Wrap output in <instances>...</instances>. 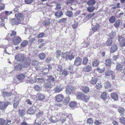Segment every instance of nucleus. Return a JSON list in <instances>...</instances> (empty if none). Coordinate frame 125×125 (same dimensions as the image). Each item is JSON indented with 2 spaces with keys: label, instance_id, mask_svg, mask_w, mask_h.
Wrapping results in <instances>:
<instances>
[{
  "label": "nucleus",
  "instance_id": "nucleus-58",
  "mask_svg": "<svg viewBox=\"0 0 125 125\" xmlns=\"http://www.w3.org/2000/svg\"><path fill=\"white\" fill-rule=\"evenodd\" d=\"M35 90L37 91H40L41 90V87L37 85H35L34 86Z\"/></svg>",
  "mask_w": 125,
  "mask_h": 125
},
{
  "label": "nucleus",
  "instance_id": "nucleus-30",
  "mask_svg": "<svg viewBox=\"0 0 125 125\" xmlns=\"http://www.w3.org/2000/svg\"><path fill=\"white\" fill-rule=\"evenodd\" d=\"M50 120L53 123H55L57 122L58 121V119H56V117L55 116H52L50 118Z\"/></svg>",
  "mask_w": 125,
  "mask_h": 125
},
{
  "label": "nucleus",
  "instance_id": "nucleus-15",
  "mask_svg": "<svg viewBox=\"0 0 125 125\" xmlns=\"http://www.w3.org/2000/svg\"><path fill=\"white\" fill-rule=\"evenodd\" d=\"M69 52H63L61 54V57L64 59L67 60L68 58V55H69Z\"/></svg>",
  "mask_w": 125,
  "mask_h": 125
},
{
  "label": "nucleus",
  "instance_id": "nucleus-39",
  "mask_svg": "<svg viewBox=\"0 0 125 125\" xmlns=\"http://www.w3.org/2000/svg\"><path fill=\"white\" fill-rule=\"evenodd\" d=\"M112 40L111 38H109L108 39L106 42V44L107 45L110 46L112 43Z\"/></svg>",
  "mask_w": 125,
  "mask_h": 125
},
{
  "label": "nucleus",
  "instance_id": "nucleus-23",
  "mask_svg": "<svg viewBox=\"0 0 125 125\" xmlns=\"http://www.w3.org/2000/svg\"><path fill=\"white\" fill-rule=\"evenodd\" d=\"M28 43V42L27 40H23L20 44L21 46L23 47H25Z\"/></svg>",
  "mask_w": 125,
  "mask_h": 125
},
{
  "label": "nucleus",
  "instance_id": "nucleus-46",
  "mask_svg": "<svg viewBox=\"0 0 125 125\" xmlns=\"http://www.w3.org/2000/svg\"><path fill=\"white\" fill-rule=\"evenodd\" d=\"M76 102H75L72 101L70 103L69 106L71 107H73L75 106H76Z\"/></svg>",
  "mask_w": 125,
  "mask_h": 125
},
{
  "label": "nucleus",
  "instance_id": "nucleus-56",
  "mask_svg": "<svg viewBox=\"0 0 125 125\" xmlns=\"http://www.w3.org/2000/svg\"><path fill=\"white\" fill-rule=\"evenodd\" d=\"M115 35L116 33L114 31H112L110 34V35L111 37L110 38H111L112 39L115 36Z\"/></svg>",
  "mask_w": 125,
  "mask_h": 125
},
{
  "label": "nucleus",
  "instance_id": "nucleus-32",
  "mask_svg": "<svg viewBox=\"0 0 125 125\" xmlns=\"http://www.w3.org/2000/svg\"><path fill=\"white\" fill-rule=\"evenodd\" d=\"M21 65V64H19L16 65L14 69L16 70H20L22 69Z\"/></svg>",
  "mask_w": 125,
  "mask_h": 125
},
{
  "label": "nucleus",
  "instance_id": "nucleus-49",
  "mask_svg": "<svg viewBox=\"0 0 125 125\" xmlns=\"http://www.w3.org/2000/svg\"><path fill=\"white\" fill-rule=\"evenodd\" d=\"M37 80H38V82L40 83H43L44 82L45 80L44 78H38Z\"/></svg>",
  "mask_w": 125,
  "mask_h": 125
},
{
  "label": "nucleus",
  "instance_id": "nucleus-54",
  "mask_svg": "<svg viewBox=\"0 0 125 125\" xmlns=\"http://www.w3.org/2000/svg\"><path fill=\"white\" fill-rule=\"evenodd\" d=\"M1 15L5 19L7 18L8 15L5 13V12H3L1 13Z\"/></svg>",
  "mask_w": 125,
  "mask_h": 125
},
{
  "label": "nucleus",
  "instance_id": "nucleus-25",
  "mask_svg": "<svg viewBox=\"0 0 125 125\" xmlns=\"http://www.w3.org/2000/svg\"><path fill=\"white\" fill-rule=\"evenodd\" d=\"M95 8V7L94 6H89L87 8V10L89 12H91L94 10Z\"/></svg>",
  "mask_w": 125,
  "mask_h": 125
},
{
  "label": "nucleus",
  "instance_id": "nucleus-62",
  "mask_svg": "<svg viewBox=\"0 0 125 125\" xmlns=\"http://www.w3.org/2000/svg\"><path fill=\"white\" fill-rule=\"evenodd\" d=\"M94 15L95 14L94 13H93V14L91 13L89 15H86V17L87 18L89 19L91 17H92L94 16Z\"/></svg>",
  "mask_w": 125,
  "mask_h": 125
},
{
  "label": "nucleus",
  "instance_id": "nucleus-34",
  "mask_svg": "<svg viewBox=\"0 0 125 125\" xmlns=\"http://www.w3.org/2000/svg\"><path fill=\"white\" fill-rule=\"evenodd\" d=\"M95 3V1L94 0H90L88 1L87 4L88 5H93Z\"/></svg>",
  "mask_w": 125,
  "mask_h": 125
},
{
  "label": "nucleus",
  "instance_id": "nucleus-35",
  "mask_svg": "<svg viewBox=\"0 0 125 125\" xmlns=\"http://www.w3.org/2000/svg\"><path fill=\"white\" fill-rule=\"evenodd\" d=\"M68 71L65 69H64L62 72L60 73L61 74L63 75L64 76H66L68 74Z\"/></svg>",
  "mask_w": 125,
  "mask_h": 125
},
{
  "label": "nucleus",
  "instance_id": "nucleus-57",
  "mask_svg": "<svg viewBox=\"0 0 125 125\" xmlns=\"http://www.w3.org/2000/svg\"><path fill=\"white\" fill-rule=\"evenodd\" d=\"M121 123L125 125V118L123 117H121L120 119Z\"/></svg>",
  "mask_w": 125,
  "mask_h": 125
},
{
  "label": "nucleus",
  "instance_id": "nucleus-6",
  "mask_svg": "<svg viewBox=\"0 0 125 125\" xmlns=\"http://www.w3.org/2000/svg\"><path fill=\"white\" fill-rule=\"evenodd\" d=\"M83 69L84 72H89L92 70V67L91 65L88 64L83 67Z\"/></svg>",
  "mask_w": 125,
  "mask_h": 125
},
{
  "label": "nucleus",
  "instance_id": "nucleus-60",
  "mask_svg": "<svg viewBox=\"0 0 125 125\" xmlns=\"http://www.w3.org/2000/svg\"><path fill=\"white\" fill-rule=\"evenodd\" d=\"M69 54L70 53H69V55H68V59H69L70 60H71L74 58V56L72 54L70 55Z\"/></svg>",
  "mask_w": 125,
  "mask_h": 125
},
{
  "label": "nucleus",
  "instance_id": "nucleus-19",
  "mask_svg": "<svg viewBox=\"0 0 125 125\" xmlns=\"http://www.w3.org/2000/svg\"><path fill=\"white\" fill-rule=\"evenodd\" d=\"M117 47L116 45H113L111 48L110 52L112 53H114L117 50Z\"/></svg>",
  "mask_w": 125,
  "mask_h": 125
},
{
  "label": "nucleus",
  "instance_id": "nucleus-22",
  "mask_svg": "<svg viewBox=\"0 0 125 125\" xmlns=\"http://www.w3.org/2000/svg\"><path fill=\"white\" fill-rule=\"evenodd\" d=\"M83 95L82 93L80 92H79L76 94V96L77 98L79 99H82Z\"/></svg>",
  "mask_w": 125,
  "mask_h": 125
},
{
  "label": "nucleus",
  "instance_id": "nucleus-7",
  "mask_svg": "<svg viewBox=\"0 0 125 125\" xmlns=\"http://www.w3.org/2000/svg\"><path fill=\"white\" fill-rule=\"evenodd\" d=\"M82 61V59L81 58L79 57H77L75 59L74 64L77 66L80 65Z\"/></svg>",
  "mask_w": 125,
  "mask_h": 125
},
{
  "label": "nucleus",
  "instance_id": "nucleus-12",
  "mask_svg": "<svg viewBox=\"0 0 125 125\" xmlns=\"http://www.w3.org/2000/svg\"><path fill=\"white\" fill-rule=\"evenodd\" d=\"M54 90L55 93H59L62 90V89L61 87L58 86L54 88Z\"/></svg>",
  "mask_w": 125,
  "mask_h": 125
},
{
  "label": "nucleus",
  "instance_id": "nucleus-43",
  "mask_svg": "<svg viewBox=\"0 0 125 125\" xmlns=\"http://www.w3.org/2000/svg\"><path fill=\"white\" fill-rule=\"evenodd\" d=\"M2 95L3 96L5 97L9 96H10L11 95V94L10 93H8L6 92H3Z\"/></svg>",
  "mask_w": 125,
  "mask_h": 125
},
{
  "label": "nucleus",
  "instance_id": "nucleus-20",
  "mask_svg": "<svg viewBox=\"0 0 125 125\" xmlns=\"http://www.w3.org/2000/svg\"><path fill=\"white\" fill-rule=\"evenodd\" d=\"M31 63L30 60H28L26 61L22 65L23 67H26L29 66Z\"/></svg>",
  "mask_w": 125,
  "mask_h": 125
},
{
  "label": "nucleus",
  "instance_id": "nucleus-59",
  "mask_svg": "<svg viewBox=\"0 0 125 125\" xmlns=\"http://www.w3.org/2000/svg\"><path fill=\"white\" fill-rule=\"evenodd\" d=\"M62 66L61 65H58L57 70V71L60 72L61 73L62 71Z\"/></svg>",
  "mask_w": 125,
  "mask_h": 125
},
{
  "label": "nucleus",
  "instance_id": "nucleus-21",
  "mask_svg": "<svg viewBox=\"0 0 125 125\" xmlns=\"http://www.w3.org/2000/svg\"><path fill=\"white\" fill-rule=\"evenodd\" d=\"M73 90V88L72 87L67 89L66 90V94L68 95L71 94Z\"/></svg>",
  "mask_w": 125,
  "mask_h": 125
},
{
  "label": "nucleus",
  "instance_id": "nucleus-41",
  "mask_svg": "<svg viewBox=\"0 0 125 125\" xmlns=\"http://www.w3.org/2000/svg\"><path fill=\"white\" fill-rule=\"evenodd\" d=\"M45 54L44 53L42 52L40 53L39 56V58L41 60H43L45 58Z\"/></svg>",
  "mask_w": 125,
  "mask_h": 125
},
{
  "label": "nucleus",
  "instance_id": "nucleus-28",
  "mask_svg": "<svg viewBox=\"0 0 125 125\" xmlns=\"http://www.w3.org/2000/svg\"><path fill=\"white\" fill-rule=\"evenodd\" d=\"M99 62L97 60L93 61L92 62V65L94 66H97L99 64Z\"/></svg>",
  "mask_w": 125,
  "mask_h": 125
},
{
  "label": "nucleus",
  "instance_id": "nucleus-16",
  "mask_svg": "<svg viewBox=\"0 0 125 125\" xmlns=\"http://www.w3.org/2000/svg\"><path fill=\"white\" fill-rule=\"evenodd\" d=\"M17 12H15V15L16 17L18 18H21V19H23V14L21 13H20L18 12L17 13Z\"/></svg>",
  "mask_w": 125,
  "mask_h": 125
},
{
  "label": "nucleus",
  "instance_id": "nucleus-36",
  "mask_svg": "<svg viewBox=\"0 0 125 125\" xmlns=\"http://www.w3.org/2000/svg\"><path fill=\"white\" fill-rule=\"evenodd\" d=\"M43 24L44 26L47 27L50 24V21L48 20H45L43 21Z\"/></svg>",
  "mask_w": 125,
  "mask_h": 125
},
{
  "label": "nucleus",
  "instance_id": "nucleus-8",
  "mask_svg": "<svg viewBox=\"0 0 125 125\" xmlns=\"http://www.w3.org/2000/svg\"><path fill=\"white\" fill-rule=\"evenodd\" d=\"M21 19L16 17L12 19L11 20L12 23L13 25H18L21 22Z\"/></svg>",
  "mask_w": 125,
  "mask_h": 125
},
{
  "label": "nucleus",
  "instance_id": "nucleus-53",
  "mask_svg": "<svg viewBox=\"0 0 125 125\" xmlns=\"http://www.w3.org/2000/svg\"><path fill=\"white\" fill-rule=\"evenodd\" d=\"M120 21L119 20H117L116 21L115 23L114 24V26L116 27H118L120 24Z\"/></svg>",
  "mask_w": 125,
  "mask_h": 125
},
{
  "label": "nucleus",
  "instance_id": "nucleus-29",
  "mask_svg": "<svg viewBox=\"0 0 125 125\" xmlns=\"http://www.w3.org/2000/svg\"><path fill=\"white\" fill-rule=\"evenodd\" d=\"M123 65L119 63L117 64L116 68L117 70L118 71H120L123 69Z\"/></svg>",
  "mask_w": 125,
  "mask_h": 125
},
{
  "label": "nucleus",
  "instance_id": "nucleus-14",
  "mask_svg": "<svg viewBox=\"0 0 125 125\" xmlns=\"http://www.w3.org/2000/svg\"><path fill=\"white\" fill-rule=\"evenodd\" d=\"M111 98L115 101L117 100L118 99V95L115 93L114 92L111 94Z\"/></svg>",
  "mask_w": 125,
  "mask_h": 125
},
{
  "label": "nucleus",
  "instance_id": "nucleus-33",
  "mask_svg": "<svg viewBox=\"0 0 125 125\" xmlns=\"http://www.w3.org/2000/svg\"><path fill=\"white\" fill-rule=\"evenodd\" d=\"M82 97V100H83L85 102H87L89 100L90 98L89 96H85L84 95H83Z\"/></svg>",
  "mask_w": 125,
  "mask_h": 125
},
{
  "label": "nucleus",
  "instance_id": "nucleus-17",
  "mask_svg": "<svg viewBox=\"0 0 125 125\" xmlns=\"http://www.w3.org/2000/svg\"><path fill=\"white\" fill-rule=\"evenodd\" d=\"M97 78L96 77H92V79L90 81V83L92 84H95L97 81Z\"/></svg>",
  "mask_w": 125,
  "mask_h": 125
},
{
  "label": "nucleus",
  "instance_id": "nucleus-11",
  "mask_svg": "<svg viewBox=\"0 0 125 125\" xmlns=\"http://www.w3.org/2000/svg\"><path fill=\"white\" fill-rule=\"evenodd\" d=\"M63 15L62 12L61 11L58 10L55 13V16L57 17L58 18L61 17Z\"/></svg>",
  "mask_w": 125,
  "mask_h": 125
},
{
  "label": "nucleus",
  "instance_id": "nucleus-18",
  "mask_svg": "<svg viewBox=\"0 0 125 125\" xmlns=\"http://www.w3.org/2000/svg\"><path fill=\"white\" fill-rule=\"evenodd\" d=\"M52 86V85L51 84L50 82L44 84V87L45 88L48 89L50 88Z\"/></svg>",
  "mask_w": 125,
  "mask_h": 125
},
{
  "label": "nucleus",
  "instance_id": "nucleus-40",
  "mask_svg": "<svg viewBox=\"0 0 125 125\" xmlns=\"http://www.w3.org/2000/svg\"><path fill=\"white\" fill-rule=\"evenodd\" d=\"M25 111L24 110H19V113L21 117H23L25 115Z\"/></svg>",
  "mask_w": 125,
  "mask_h": 125
},
{
  "label": "nucleus",
  "instance_id": "nucleus-37",
  "mask_svg": "<svg viewBox=\"0 0 125 125\" xmlns=\"http://www.w3.org/2000/svg\"><path fill=\"white\" fill-rule=\"evenodd\" d=\"M111 63V59H107L105 61V64L106 65L110 66Z\"/></svg>",
  "mask_w": 125,
  "mask_h": 125
},
{
  "label": "nucleus",
  "instance_id": "nucleus-50",
  "mask_svg": "<svg viewBox=\"0 0 125 125\" xmlns=\"http://www.w3.org/2000/svg\"><path fill=\"white\" fill-rule=\"evenodd\" d=\"M104 86L106 88H108L111 86V84L109 82H106L105 83Z\"/></svg>",
  "mask_w": 125,
  "mask_h": 125
},
{
  "label": "nucleus",
  "instance_id": "nucleus-24",
  "mask_svg": "<svg viewBox=\"0 0 125 125\" xmlns=\"http://www.w3.org/2000/svg\"><path fill=\"white\" fill-rule=\"evenodd\" d=\"M45 96L43 94H39L38 96V98L39 100H44L45 98Z\"/></svg>",
  "mask_w": 125,
  "mask_h": 125
},
{
  "label": "nucleus",
  "instance_id": "nucleus-48",
  "mask_svg": "<svg viewBox=\"0 0 125 125\" xmlns=\"http://www.w3.org/2000/svg\"><path fill=\"white\" fill-rule=\"evenodd\" d=\"M115 20V16H112L109 19V21L111 23H114Z\"/></svg>",
  "mask_w": 125,
  "mask_h": 125
},
{
  "label": "nucleus",
  "instance_id": "nucleus-9",
  "mask_svg": "<svg viewBox=\"0 0 125 125\" xmlns=\"http://www.w3.org/2000/svg\"><path fill=\"white\" fill-rule=\"evenodd\" d=\"M45 80L48 82H50L51 81L53 82L54 81V79L52 75L49 76H45Z\"/></svg>",
  "mask_w": 125,
  "mask_h": 125
},
{
  "label": "nucleus",
  "instance_id": "nucleus-13",
  "mask_svg": "<svg viewBox=\"0 0 125 125\" xmlns=\"http://www.w3.org/2000/svg\"><path fill=\"white\" fill-rule=\"evenodd\" d=\"M81 89L83 92L86 93L88 92L89 90V88L85 86H82L81 87Z\"/></svg>",
  "mask_w": 125,
  "mask_h": 125
},
{
  "label": "nucleus",
  "instance_id": "nucleus-52",
  "mask_svg": "<svg viewBox=\"0 0 125 125\" xmlns=\"http://www.w3.org/2000/svg\"><path fill=\"white\" fill-rule=\"evenodd\" d=\"M106 94L105 93H103L101 95V98L103 100H105L106 99Z\"/></svg>",
  "mask_w": 125,
  "mask_h": 125
},
{
  "label": "nucleus",
  "instance_id": "nucleus-64",
  "mask_svg": "<svg viewBox=\"0 0 125 125\" xmlns=\"http://www.w3.org/2000/svg\"><path fill=\"white\" fill-rule=\"evenodd\" d=\"M44 33L43 32H41L37 36V38H40L42 37L44 35Z\"/></svg>",
  "mask_w": 125,
  "mask_h": 125
},
{
  "label": "nucleus",
  "instance_id": "nucleus-27",
  "mask_svg": "<svg viewBox=\"0 0 125 125\" xmlns=\"http://www.w3.org/2000/svg\"><path fill=\"white\" fill-rule=\"evenodd\" d=\"M113 73L112 71L110 70H107L105 72V75L106 76H109L112 75Z\"/></svg>",
  "mask_w": 125,
  "mask_h": 125
},
{
  "label": "nucleus",
  "instance_id": "nucleus-47",
  "mask_svg": "<svg viewBox=\"0 0 125 125\" xmlns=\"http://www.w3.org/2000/svg\"><path fill=\"white\" fill-rule=\"evenodd\" d=\"M49 71V70L48 68H45L42 71V72L43 73L42 74H44V75H46Z\"/></svg>",
  "mask_w": 125,
  "mask_h": 125
},
{
  "label": "nucleus",
  "instance_id": "nucleus-31",
  "mask_svg": "<svg viewBox=\"0 0 125 125\" xmlns=\"http://www.w3.org/2000/svg\"><path fill=\"white\" fill-rule=\"evenodd\" d=\"M88 61V59L86 57H84L83 59L82 62L83 64L84 65L86 64Z\"/></svg>",
  "mask_w": 125,
  "mask_h": 125
},
{
  "label": "nucleus",
  "instance_id": "nucleus-63",
  "mask_svg": "<svg viewBox=\"0 0 125 125\" xmlns=\"http://www.w3.org/2000/svg\"><path fill=\"white\" fill-rule=\"evenodd\" d=\"M70 97L69 96L66 97V98L64 100V101L66 103H68L70 101Z\"/></svg>",
  "mask_w": 125,
  "mask_h": 125
},
{
  "label": "nucleus",
  "instance_id": "nucleus-26",
  "mask_svg": "<svg viewBox=\"0 0 125 125\" xmlns=\"http://www.w3.org/2000/svg\"><path fill=\"white\" fill-rule=\"evenodd\" d=\"M25 78V75L22 74H21L18 75L17 78L19 81H22L24 80Z\"/></svg>",
  "mask_w": 125,
  "mask_h": 125
},
{
  "label": "nucleus",
  "instance_id": "nucleus-61",
  "mask_svg": "<svg viewBox=\"0 0 125 125\" xmlns=\"http://www.w3.org/2000/svg\"><path fill=\"white\" fill-rule=\"evenodd\" d=\"M5 122V120L2 118L0 119V125H4Z\"/></svg>",
  "mask_w": 125,
  "mask_h": 125
},
{
  "label": "nucleus",
  "instance_id": "nucleus-42",
  "mask_svg": "<svg viewBox=\"0 0 125 125\" xmlns=\"http://www.w3.org/2000/svg\"><path fill=\"white\" fill-rule=\"evenodd\" d=\"M43 114V111H39L36 115L37 117V118H39L40 117H42Z\"/></svg>",
  "mask_w": 125,
  "mask_h": 125
},
{
  "label": "nucleus",
  "instance_id": "nucleus-2",
  "mask_svg": "<svg viewBox=\"0 0 125 125\" xmlns=\"http://www.w3.org/2000/svg\"><path fill=\"white\" fill-rule=\"evenodd\" d=\"M15 58V60L18 61H22L24 59V55L23 54H20L16 55Z\"/></svg>",
  "mask_w": 125,
  "mask_h": 125
},
{
  "label": "nucleus",
  "instance_id": "nucleus-5",
  "mask_svg": "<svg viewBox=\"0 0 125 125\" xmlns=\"http://www.w3.org/2000/svg\"><path fill=\"white\" fill-rule=\"evenodd\" d=\"M118 40L120 43V45L121 46H125V39L123 38L121 36L118 35Z\"/></svg>",
  "mask_w": 125,
  "mask_h": 125
},
{
  "label": "nucleus",
  "instance_id": "nucleus-55",
  "mask_svg": "<svg viewBox=\"0 0 125 125\" xmlns=\"http://www.w3.org/2000/svg\"><path fill=\"white\" fill-rule=\"evenodd\" d=\"M74 65H71L69 67L68 69L69 70L70 72L72 73V72L73 71V67Z\"/></svg>",
  "mask_w": 125,
  "mask_h": 125
},
{
  "label": "nucleus",
  "instance_id": "nucleus-10",
  "mask_svg": "<svg viewBox=\"0 0 125 125\" xmlns=\"http://www.w3.org/2000/svg\"><path fill=\"white\" fill-rule=\"evenodd\" d=\"M35 110L34 107H31L27 110V112L29 114H33L35 113Z\"/></svg>",
  "mask_w": 125,
  "mask_h": 125
},
{
  "label": "nucleus",
  "instance_id": "nucleus-38",
  "mask_svg": "<svg viewBox=\"0 0 125 125\" xmlns=\"http://www.w3.org/2000/svg\"><path fill=\"white\" fill-rule=\"evenodd\" d=\"M118 111L119 113L121 114H122L120 115H123V114L125 112V109L121 107H119L118 109Z\"/></svg>",
  "mask_w": 125,
  "mask_h": 125
},
{
  "label": "nucleus",
  "instance_id": "nucleus-45",
  "mask_svg": "<svg viewBox=\"0 0 125 125\" xmlns=\"http://www.w3.org/2000/svg\"><path fill=\"white\" fill-rule=\"evenodd\" d=\"M66 15L69 17H70L72 16L73 13L71 11H68L66 12Z\"/></svg>",
  "mask_w": 125,
  "mask_h": 125
},
{
  "label": "nucleus",
  "instance_id": "nucleus-3",
  "mask_svg": "<svg viewBox=\"0 0 125 125\" xmlns=\"http://www.w3.org/2000/svg\"><path fill=\"white\" fill-rule=\"evenodd\" d=\"M9 104L8 102H0V109L2 110H5Z\"/></svg>",
  "mask_w": 125,
  "mask_h": 125
},
{
  "label": "nucleus",
  "instance_id": "nucleus-4",
  "mask_svg": "<svg viewBox=\"0 0 125 125\" xmlns=\"http://www.w3.org/2000/svg\"><path fill=\"white\" fill-rule=\"evenodd\" d=\"M64 96L62 94H59L55 97V100L57 102H60L62 101L63 99Z\"/></svg>",
  "mask_w": 125,
  "mask_h": 125
},
{
  "label": "nucleus",
  "instance_id": "nucleus-51",
  "mask_svg": "<svg viewBox=\"0 0 125 125\" xmlns=\"http://www.w3.org/2000/svg\"><path fill=\"white\" fill-rule=\"evenodd\" d=\"M61 51L60 50H57L55 52V54L56 55V57L57 58L59 57L61 54Z\"/></svg>",
  "mask_w": 125,
  "mask_h": 125
},
{
  "label": "nucleus",
  "instance_id": "nucleus-1",
  "mask_svg": "<svg viewBox=\"0 0 125 125\" xmlns=\"http://www.w3.org/2000/svg\"><path fill=\"white\" fill-rule=\"evenodd\" d=\"M13 43L16 45L19 44L21 41V38L18 36H15L12 39Z\"/></svg>",
  "mask_w": 125,
  "mask_h": 125
},
{
  "label": "nucleus",
  "instance_id": "nucleus-44",
  "mask_svg": "<svg viewBox=\"0 0 125 125\" xmlns=\"http://www.w3.org/2000/svg\"><path fill=\"white\" fill-rule=\"evenodd\" d=\"M99 27V25L97 23L95 25V26H94L92 28V30L94 31H95L97 30L98 28Z\"/></svg>",
  "mask_w": 125,
  "mask_h": 125
}]
</instances>
